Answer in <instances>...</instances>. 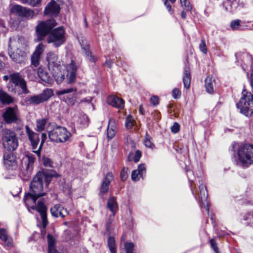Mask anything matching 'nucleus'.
<instances>
[{
    "label": "nucleus",
    "instance_id": "obj_1",
    "mask_svg": "<svg viewBox=\"0 0 253 253\" xmlns=\"http://www.w3.org/2000/svg\"><path fill=\"white\" fill-rule=\"evenodd\" d=\"M43 174L37 173L31 182L30 191L25 194L23 200L28 210H36L41 215L42 226L45 229L48 224L47 219V208L42 201L39 200L37 205L36 202L38 198L43 196L46 193L43 191V183L42 182Z\"/></svg>",
    "mask_w": 253,
    "mask_h": 253
},
{
    "label": "nucleus",
    "instance_id": "obj_2",
    "mask_svg": "<svg viewBox=\"0 0 253 253\" xmlns=\"http://www.w3.org/2000/svg\"><path fill=\"white\" fill-rule=\"evenodd\" d=\"M185 171L189 181L190 185L193 194L195 195V197L198 201L201 208L202 209L203 207L205 208L209 213V202L207 199L208 192L206 186L203 184H200L199 187V192L198 194H196L194 189L195 188V184L194 181V175L193 173L191 170H188L187 169H186Z\"/></svg>",
    "mask_w": 253,
    "mask_h": 253
},
{
    "label": "nucleus",
    "instance_id": "obj_3",
    "mask_svg": "<svg viewBox=\"0 0 253 253\" xmlns=\"http://www.w3.org/2000/svg\"><path fill=\"white\" fill-rule=\"evenodd\" d=\"M238 157L242 166L249 167L253 164V145L245 144L238 148Z\"/></svg>",
    "mask_w": 253,
    "mask_h": 253
},
{
    "label": "nucleus",
    "instance_id": "obj_4",
    "mask_svg": "<svg viewBox=\"0 0 253 253\" xmlns=\"http://www.w3.org/2000/svg\"><path fill=\"white\" fill-rule=\"evenodd\" d=\"M57 25L55 20L53 19H48L43 21L39 22L36 27V33L37 42L42 41L44 38L51 32L52 29Z\"/></svg>",
    "mask_w": 253,
    "mask_h": 253
},
{
    "label": "nucleus",
    "instance_id": "obj_5",
    "mask_svg": "<svg viewBox=\"0 0 253 253\" xmlns=\"http://www.w3.org/2000/svg\"><path fill=\"white\" fill-rule=\"evenodd\" d=\"M2 145L9 152L15 151L18 147V139L16 133L10 129H5L2 134Z\"/></svg>",
    "mask_w": 253,
    "mask_h": 253
},
{
    "label": "nucleus",
    "instance_id": "obj_6",
    "mask_svg": "<svg viewBox=\"0 0 253 253\" xmlns=\"http://www.w3.org/2000/svg\"><path fill=\"white\" fill-rule=\"evenodd\" d=\"M243 96L239 102L236 104L237 107L240 110V112L246 116L253 115V95L251 92H243Z\"/></svg>",
    "mask_w": 253,
    "mask_h": 253
},
{
    "label": "nucleus",
    "instance_id": "obj_7",
    "mask_svg": "<svg viewBox=\"0 0 253 253\" xmlns=\"http://www.w3.org/2000/svg\"><path fill=\"white\" fill-rule=\"evenodd\" d=\"M48 134L51 141L57 143L65 142L71 136V133L66 128L58 126L49 131Z\"/></svg>",
    "mask_w": 253,
    "mask_h": 253
},
{
    "label": "nucleus",
    "instance_id": "obj_8",
    "mask_svg": "<svg viewBox=\"0 0 253 253\" xmlns=\"http://www.w3.org/2000/svg\"><path fill=\"white\" fill-rule=\"evenodd\" d=\"M65 41V31L63 26L59 27L52 30L47 38V42L53 43V45L55 47L60 46Z\"/></svg>",
    "mask_w": 253,
    "mask_h": 253
},
{
    "label": "nucleus",
    "instance_id": "obj_9",
    "mask_svg": "<svg viewBox=\"0 0 253 253\" xmlns=\"http://www.w3.org/2000/svg\"><path fill=\"white\" fill-rule=\"evenodd\" d=\"M53 95L52 90L46 88L39 94L27 97L26 101L30 104L38 105L47 101Z\"/></svg>",
    "mask_w": 253,
    "mask_h": 253
},
{
    "label": "nucleus",
    "instance_id": "obj_10",
    "mask_svg": "<svg viewBox=\"0 0 253 253\" xmlns=\"http://www.w3.org/2000/svg\"><path fill=\"white\" fill-rule=\"evenodd\" d=\"M2 117L3 120L7 124H18L21 122L17 107H7L2 114Z\"/></svg>",
    "mask_w": 253,
    "mask_h": 253
},
{
    "label": "nucleus",
    "instance_id": "obj_11",
    "mask_svg": "<svg viewBox=\"0 0 253 253\" xmlns=\"http://www.w3.org/2000/svg\"><path fill=\"white\" fill-rule=\"evenodd\" d=\"M10 83H12L15 86L20 87L23 93L28 94L30 91L27 87V84L25 80L19 73H14L9 75Z\"/></svg>",
    "mask_w": 253,
    "mask_h": 253
},
{
    "label": "nucleus",
    "instance_id": "obj_12",
    "mask_svg": "<svg viewBox=\"0 0 253 253\" xmlns=\"http://www.w3.org/2000/svg\"><path fill=\"white\" fill-rule=\"evenodd\" d=\"M25 129L28 139L30 142V146L33 149V152L34 153V151H37L38 149V146L40 144L39 134L34 131L28 126H26Z\"/></svg>",
    "mask_w": 253,
    "mask_h": 253
},
{
    "label": "nucleus",
    "instance_id": "obj_13",
    "mask_svg": "<svg viewBox=\"0 0 253 253\" xmlns=\"http://www.w3.org/2000/svg\"><path fill=\"white\" fill-rule=\"evenodd\" d=\"M11 11L18 16L27 19H32L35 15L34 10L20 5H14L11 9Z\"/></svg>",
    "mask_w": 253,
    "mask_h": 253
},
{
    "label": "nucleus",
    "instance_id": "obj_14",
    "mask_svg": "<svg viewBox=\"0 0 253 253\" xmlns=\"http://www.w3.org/2000/svg\"><path fill=\"white\" fill-rule=\"evenodd\" d=\"M60 10L59 4L55 0H52L45 6L43 13L45 15L56 17L58 15Z\"/></svg>",
    "mask_w": 253,
    "mask_h": 253
},
{
    "label": "nucleus",
    "instance_id": "obj_15",
    "mask_svg": "<svg viewBox=\"0 0 253 253\" xmlns=\"http://www.w3.org/2000/svg\"><path fill=\"white\" fill-rule=\"evenodd\" d=\"M44 45L42 43H39L31 56V65L35 68L38 67L40 64L41 56L44 51Z\"/></svg>",
    "mask_w": 253,
    "mask_h": 253
},
{
    "label": "nucleus",
    "instance_id": "obj_16",
    "mask_svg": "<svg viewBox=\"0 0 253 253\" xmlns=\"http://www.w3.org/2000/svg\"><path fill=\"white\" fill-rule=\"evenodd\" d=\"M46 60L48 62V67L49 69L54 70L60 67V62L58 59V55L54 52L51 51L47 53Z\"/></svg>",
    "mask_w": 253,
    "mask_h": 253
},
{
    "label": "nucleus",
    "instance_id": "obj_17",
    "mask_svg": "<svg viewBox=\"0 0 253 253\" xmlns=\"http://www.w3.org/2000/svg\"><path fill=\"white\" fill-rule=\"evenodd\" d=\"M113 174L112 172H110L107 173L101 182L99 195H103L108 192L110 184L113 180Z\"/></svg>",
    "mask_w": 253,
    "mask_h": 253
},
{
    "label": "nucleus",
    "instance_id": "obj_18",
    "mask_svg": "<svg viewBox=\"0 0 253 253\" xmlns=\"http://www.w3.org/2000/svg\"><path fill=\"white\" fill-rule=\"evenodd\" d=\"M50 212L53 216L55 217H61L64 218L69 214V211L59 204L55 205L50 209Z\"/></svg>",
    "mask_w": 253,
    "mask_h": 253
},
{
    "label": "nucleus",
    "instance_id": "obj_19",
    "mask_svg": "<svg viewBox=\"0 0 253 253\" xmlns=\"http://www.w3.org/2000/svg\"><path fill=\"white\" fill-rule=\"evenodd\" d=\"M107 102L109 105L118 109H123L124 107V100L116 95H112L107 97Z\"/></svg>",
    "mask_w": 253,
    "mask_h": 253
},
{
    "label": "nucleus",
    "instance_id": "obj_20",
    "mask_svg": "<svg viewBox=\"0 0 253 253\" xmlns=\"http://www.w3.org/2000/svg\"><path fill=\"white\" fill-rule=\"evenodd\" d=\"M117 131V126L115 121L113 118H110L109 121L107 128V138L108 140L113 139Z\"/></svg>",
    "mask_w": 253,
    "mask_h": 253
},
{
    "label": "nucleus",
    "instance_id": "obj_21",
    "mask_svg": "<svg viewBox=\"0 0 253 253\" xmlns=\"http://www.w3.org/2000/svg\"><path fill=\"white\" fill-rule=\"evenodd\" d=\"M3 163L7 169H13L17 167L15 157L12 154L4 155Z\"/></svg>",
    "mask_w": 253,
    "mask_h": 253
},
{
    "label": "nucleus",
    "instance_id": "obj_22",
    "mask_svg": "<svg viewBox=\"0 0 253 253\" xmlns=\"http://www.w3.org/2000/svg\"><path fill=\"white\" fill-rule=\"evenodd\" d=\"M67 70L68 72V83L72 84L76 80L77 67L75 62L72 60L71 63L67 66Z\"/></svg>",
    "mask_w": 253,
    "mask_h": 253
},
{
    "label": "nucleus",
    "instance_id": "obj_23",
    "mask_svg": "<svg viewBox=\"0 0 253 253\" xmlns=\"http://www.w3.org/2000/svg\"><path fill=\"white\" fill-rule=\"evenodd\" d=\"M242 67L245 71L248 67H252L253 64V59L251 55L248 53H244L241 55Z\"/></svg>",
    "mask_w": 253,
    "mask_h": 253
},
{
    "label": "nucleus",
    "instance_id": "obj_24",
    "mask_svg": "<svg viewBox=\"0 0 253 253\" xmlns=\"http://www.w3.org/2000/svg\"><path fill=\"white\" fill-rule=\"evenodd\" d=\"M38 75L41 80L45 83L51 84L52 82V78L43 68L42 67L38 68Z\"/></svg>",
    "mask_w": 253,
    "mask_h": 253
},
{
    "label": "nucleus",
    "instance_id": "obj_25",
    "mask_svg": "<svg viewBox=\"0 0 253 253\" xmlns=\"http://www.w3.org/2000/svg\"><path fill=\"white\" fill-rule=\"evenodd\" d=\"M8 52L10 57L13 61L18 63H20L24 61L25 57V55L24 52H22L21 54H20L17 52H13L10 45H9Z\"/></svg>",
    "mask_w": 253,
    "mask_h": 253
},
{
    "label": "nucleus",
    "instance_id": "obj_26",
    "mask_svg": "<svg viewBox=\"0 0 253 253\" xmlns=\"http://www.w3.org/2000/svg\"><path fill=\"white\" fill-rule=\"evenodd\" d=\"M14 101V98L7 92L0 89V101L4 105H9Z\"/></svg>",
    "mask_w": 253,
    "mask_h": 253
},
{
    "label": "nucleus",
    "instance_id": "obj_27",
    "mask_svg": "<svg viewBox=\"0 0 253 253\" xmlns=\"http://www.w3.org/2000/svg\"><path fill=\"white\" fill-rule=\"evenodd\" d=\"M183 82L184 87L189 88L191 83V75L190 68L187 66L184 68Z\"/></svg>",
    "mask_w": 253,
    "mask_h": 253
},
{
    "label": "nucleus",
    "instance_id": "obj_28",
    "mask_svg": "<svg viewBox=\"0 0 253 253\" xmlns=\"http://www.w3.org/2000/svg\"><path fill=\"white\" fill-rule=\"evenodd\" d=\"M81 45L82 49L84 50V54L87 59L92 62H95L96 61V58L93 55H92L90 51L89 45L87 43H84V42H83Z\"/></svg>",
    "mask_w": 253,
    "mask_h": 253
},
{
    "label": "nucleus",
    "instance_id": "obj_29",
    "mask_svg": "<svg viewBox=\"0 0 253 253\" xmlns=\"http://www.w3.org/2000/svg\"><path fill=\"white\" fill-rule=\"evenodd\" d=\"M205 82L206 91L209 93H213L215 85L214 80L211 77H208L206 78Z\"/></svg>",
    "mask_w": 253,
    "mask_h": 253
},
{
    "label": "nucleus",
    "instance_id": "obj_30",
    "mask_svg": "<svg viewBox=\"0 0 253 253\" xmlns=\"http://www.w3.org/2000/svg\"><path fill=\"white\" fill-rule=\"evenodd\" d=\"M107 208L113 213V215H114L118 208L116 198L115 197L109 198L107 202Z\"/></svg>",
    "mask_w": 253,
    "mask_h": 253
},
{
    "label": "nucleus",
    "instance_id": "obj_31",
    "mask_svg": "<svg viewBox=\"0 0 253 253\" xmlns=\"http://www.w3.org/2000/svg\"><path fill=\"white\" fill-rule=\"evenodd\" d=\"M0 239L4 243H6L8 246L11 245V242L8 238L7 231L3 228H0Z\"/></svg>",
    "mask_w": 253,
    "mask_h": 253
},
{
    "label": "nucleus",
    "instance_id": "obj_32",
    "mask_svg": "<svg viewBox=\"0 0 253 253\" xmlns=\"http://www.w3.org/2000/svg\"><path fill=\"white\" fill-rule=\"evenodd\" d=\"M108 246L111 253H116V245L114 237H109L108 239Z\"/></svg>",
    "mask_w": 253,
    "mask_h": 253
},
{
    "label": "nucleus",
    "instance_id": "obj_33",
    "mask_svg": "<svg viewBox=\"0 0 253 253\" xmlns=\"http://www.w3.org/2000/svg\"><path fill=\"white\" fill-rule=\"evenodd\" d=\"M46 138V134L45 133H42L41 135V140L40 141V144L39 146L38 149L37 150V151H34V153H35L39 157H40L41 156L42 149Z\"/></svg>",
    "mask_w": 253,
    "mask_h": 253
},
{
    "label": "nucleus",
    "instance_id": "obj_34",
    "mask_svg": "<svg viewBox=\"0 0 253 253\" xmlns=\"http://www.w3.org/2000/svg\"><path fill=\"white\" fill-rule=\"evenodd\" d=\"M36 124V130L39 132H41L44 129L45 126L46 124V119H42L38 120Z\"/></svg>",
    "mask_w": 253,
    "mask_h": 253
},
{
    "label": "nucleus",
    "instance_id": "obj_35",
    "mask_svg": "<svg viewBox=\"0 0 253 253\" xmlns=\"http://www.w3.org/2000/svg\"><path fill=\"white\" fill-rule=\"evenodd\" d=\"M78 121L80 124L85 127L88 125L89 119L86 115L84 114H81L79 117Z\"/></svg>",
    "mask_w": 253,
    "mask_h": 253
},
{
    "label": "nucleus",
    "instance_id": "obj_36",
    "mask_svg": "<svg viewBox=\"0 0 253 253\" xmlns=\"http://www.w3.org/2000/svg\"><path fill=\"white\" fill-rule=\"evenodd\" d=\"M225 8L227 11H233L236 7L237 3L236 2H231L227 0L223 3Z\"/></svg>",
    "mask_w": 253,
    "mask_h": 253
},
{
    "label": "nucleus",
    "instance_id": "obj_37",
    "mask_svg": "<svg viewBox=\"0 0 253 253\" xmlns=\"http://www.w3.org/2000/svg\"><path fill=\"white\" fill-rule=\"evenodd\" d=\"M38 173H41V174H43V176H42V182L43 183L44 180L46 185L48 186L51 180L52 175L47 173V172L45 171H39Z\"/></svg>",
    "mask_w": 253,
    "mask_h": 253
},
{
    "label": "nucleus",
    "instance_id": "obj_38",
    "mask_svg": "<svg viewBox=\"0 0 253 253\" xmlns=\"http://www.w3.org/2000/svg\"><path fill=\"white\" fill-rule=\"evenodd\" d=\"M26 158L28 162L27 168L29 169L35 162V158L33 155L31 153H28L26 155Z\"/></svg>",
    "mask_w": 253,
    "mask_h": 253
},
{
    "label": "nucleus",
    "instance_id": "obj_39",
    "mask_svg": "<svg viewBox=\"0 0 253 253\" xmlns=\"http://www.w3.org/2000/svg\"><path fill=\"white\" fill-rule=\"evenodd\" d=\"M23 4H27L32 6H35L40 3L41 0H20Z\"/></svg>",
    "mask_w": 253,
    "mask_h": 253
},
{
    "label": "nucleus",
    "instance_id": "obj_40",
    "mask_svg": "<svg viewBox=\"0 0 253 253\" xmlns=\"http://www.w3.org/2000/svg\"><path fill=\"white\" fill-rule=\"evenodd\" d=\"M144 144L146 147L151 149H153L155 147L154 144L151 141L150 137L147 134L146 135L145 139H144Z\"/></svg>",
    "mask_w": 253,
    "mask_h": 253
},
{
    "label": "nucleus",
    "instance_id": "obj_41",
    "mask_svg": "<svg viewBox=\"0 0 253 253\" xmlns=\"http://www.w3.org/2000/svg\"><path fill=\"white\" fill-rule=\"evenodd\" d=\"M134 244L131 242L125 243V249L126 253H133Z\"/></svg>",
    "mask_w": 253,
    "mask_h": 253
},
{
    "label": "nucleus",
    "instance_id": "obj_42",
    "mask_svg": "<svg viewBox=\"0 0 253 253\" xmlns=\"http://www.w3.org/2000/svg\"><path fill=\"white\" fill-rule=\"evenodd\" d=\"M241 20L239 19L233 20L231 22L230 26L233 30L240 29Z\"/></svg>",
    "mask_w": 253,
    "mask_h": 253
},
{
    "label": "nucleus",
    "instance_id": "obj_43",
    "mask_svg": "<svg viewBox=\"0 0 253 253\" xmlns=\"http://www.w3.org/2000/svg\"><path fill=\"white\" fill-rule=\"evenodd\" d=\"M126 126L127 129H131L134 125L133 120L131 116H128L126 120Z\"/></svg>",
    "mask_w": 253,
    "mask_h": 253
},
{
    "label": "nucleus",
    "instance_id": "obj_44",
    "mask_svg": "<svg viewBox=\"0 0 253 253\" xmlns=\"http://www.w3.org/2000/svg\"><path fill=\"white\" fill-rule=\"evenodd\" d=\"M138 170V174H140V176L143 178V175L146 172V168L144 164H140L138 165L137 169H135Z\"/></svg>",
    "mask_w": 253,
    "mask_h": 253
},
{
    "label": "nucleus",
    "instance_id": "obj_45",
    "mask_svg": "<svg viewBox=\"0 0 253 253\" xmlns=\"http://www.w3.org/2000/svg\"><path fill=\"white\" fill-rule=\"evenodd\" d=\"M121 179L123 181H126L128 177L127 169L123 168L120 173Z\"/></svg>",
    "mask_w": 253,
    "mask_h": 253
},
{
    "label": "nucleus",
    "instance_id": "obj_46",
    "mask_svg": "<svg viewBox=\"0 0 253 253\" xmlns=\"http://www.w3.org/2000/svg\"><path fill=\"white\" fill-rule=\"evenodd\" d=\"M199 48L201 51L203 53L206 54L207 53V48L205 41L204 39L201 40V43L199 45Z\"/></svg>",
    "mask_w": 253,
    "mask_h": 253
},
{
    "label": "nucleus",
    "instance_id": "obj_47",
    "mask_svg": "<svg viewBox=\"0 0 253 253\" xmlns=\"http://www.w3.org/2000/svg\"><path fill=\"white\" fill-rule=\"evenodd\" d=\"M211 248L213 250L215 253H219L217 245L214 239H211L210 240Z\"/></svg>",
    "mask_w": 253,
    "mask_h": 253
},
{
    "label": "nucleus",
    "instance_id": "obj_48",
    "mask_svg": "<svg viewBox=\"0 0 253 253\" xmlns=\"http://www.w3.org/2000/svg\"><path fill=\"white\" fill-rule=\"evenodd\" d=\"M43 165L46 167H52V162L51 160L47 157H43L42 158Z\"/></svg>",
    "mask_w": 253,
    "mask_h": 253
},
{
    "label": "nucleus",
    "instance_id": "obj_49",
    "mask_svg": "<svg viewBox=\"0 0 253 253\" xmlns=\"http://www.w3.org/2000/svg\"><path fill=\"white\" fill-rule=\"evenodd\" d=\"M180 129V126L178 123L175 122L173 123V125L171 126L170 129L172 133H177Z\"/></svg>",
    "mask_w": 253,
    "mask_h": 253
},
{
    "label": "nucleus",
    "instance_id": "obj_50",
    "mask_svg": "<svg viewBox=\"0 0 253 253\" xmlns=\"http://www.w3.org/2000/svg\"><path fill=\"white\" fill-rule=\"evenodd\" d=\"M181 4L182 6H184L185 7V10L187 11H191L192 8V6L190 3L189 1L187 0L185 2L183 1L181 2Z\"/></svg>",
    "mask_w": 253,
    "mask_h": 253
},
{
    "label": "nucleus",
    "instance_id": "obj_51",
    "mask_svg": "<svg viewBox=\"0 0 253 253\" xmlns=\"http://www.w3.org/2000/svg\"><path fill=\"white\" fill-rule=\"evenodd\" d=\"M76 89L75 88H70L67 89H64L62 90L59 91L58 92V95L64 94L66 93H69L73 91H76Z\"/></svg>",
    "mask_w": 253,
    "mask_h": 253
},
{
    "label": "nucleus",
    "instance_id": "obj_52",
    "mask_svg": "<svg viewBox=\"0 0 253 253\" xmlns=\"http://www.w3.org/2000/svg\"><path fill=\"white\" fill-rule=\"evenodd\" d=\"M140 174H138V170H134L131 173V179L133 181H137L139 179Z\"/></svg>",
    "mask_w": 253,
    "mask_h": 253
},
{
    "label": "nucleus",
    "instance_id": "obj_53",
    "mask_svg": "<svg viewBox=\"0 0 253 253\" xmlns=\"http://www.w3.org/2000/svg\"><path fill=\"white\" fill-rule=\"evenodd\" d=\"M150 101L153 105L156 106L159 104V98L157 96L154 95L151 97Z\"/></svg>",
    "mask_w": 253,
    "mask_h": 253
},
{
    "label": "nucleus",
    "instance_id": "obj_54",
    "mask_svg": "<svg viewBox=\"0 0 253 253\" xmlns=\"http://www.w3.org/2000/svg\"><path fill=\"white\" fill-rule=\"evenodd\" d=\"M172 96L174 99L179 98L180 97L181 92L177 88H174L172 91Z\"/></svg>",
    "mask_w": 253,
    "mask_h": 253
},
{
    "label": "nucleus",
    "instance_id": "obj_55",
    "mask_svg": "<svg viewBox=\"0 0 253 253\" xmlns=\"http://www.w3.org/2000/svg\"><path fill=\"white\" fill-rule=\"evenodd\" d=\"M141 155V151L139 150H136L134 157V162L136 163H137L139 161Z\"/></svg>",
    "mask_w": 253,
    "mask_h": 253
},
{
    "label": "nucleus",
    "instance_id": "obj_56",
    "mask_svg": "<svg viewBox=\"0 0 253 253\" xmlns=\"http://www.w3.org/2000/svg\"><path fill=\"white\" fill-rule=\"evenodd\" d=\"M34 66H32V65L28 67L26 69V72L28 74V75H35L36 73V69L34 68Z\"/></svg>",
    "mask_w": 253,
    "mask_h": 253
},
{
    "label": "nucleus",
    "instance_id": "obj_57",
    "mask_svg": "<svg viewBox=\"0 0 253 253\" xmlns=\"http://www.w3.org/2000/svg\"><path fill=\"white\" fill-rule=\"evenodd\" d=\"M53 76L57 84L61 83L64 80L65 77L64 75H62V74H60V75L58 76L54 75V74Z\"/></svg>",
    "mask_w": 253,
    "mask_h": 253
},
{
    "label": "nucleus",
    "instance_id": "obj_58",
    "mask_svg": "<svg viewBox=\"0 0 253 253\" xmlns=\"http://www.w3.org/2000/svg\"><path fill=\"white\" fill-rule=\"evenodd\" d=\"M5 129H7L6 128L5 124L2 122H0V133H2V134L3 133V131Z\"/></svg>",
    "mask_w": 253,
    "mask_h": 253
},
{
    "label": "nucleus",
    "instance_id": "obj_59",
    "mask_svg": "<svg viewBox=\"0 0 253 253\" xmlns=\"http://www.w3.org/2000/svg\"><path fill=\"white\" fill-rule=\"evenodd\" d=\"M163 1H164V4L166 6L168 10L170 11L171 10V7L170 4L168 2V0H163Z\"/></svg>",
    "mask_w": 253,
    "mask_h": 253
},
{
    "label": "nucleus",
    "instance_id": "obj_60",
    "mask_svg": "<svg viewBox=\"0 0 253 253\" xmlns=\"http://www.w3.org/2000/svg\"><path fill=\"white\" fill-rule=\"evenodd\" d=\"M139 112H140V113H141L142 115H144L145 114V111L143 109V106L142 105H141L139 106Z\"/></svg>",
    "mask_w": 253,
    "mask_h": 253
},
{
    "label": "nucleus",
    "instance_id": "obj_61",
    "mask_svg": "<svg viewBox=\"0 0 253 253\" xmlns=\"http://www.w3.org/2000/svg\"><path fill=\"white\" fill-rule=\"evenodd\" d=\"M105 65L109 68H111V66H112V62L110 60H107L105 63Z\"/></svg>",
    "mask_w": 253,
    "mask_h": 253
},
{
    "label": "nucleus",
    "instance_id": "obj_62",
    "mask_svg": "<svg viewBox=\"0 0 253 253\" xmlns=\"http://www.w3.org/2000/svg\"><path fill=\"white\" fill-rule=\"evenodd\" d=\"M181 16L183 19H185L186 17V13L184 11H182L181 12Z\"/></svg>",
    "mask_w": 253,
    "mask_h": 253
},
{
    "label": "nucleus",
    "instance_id": "obj_63",
    "mask_svg": "<svg viewBox=\"0 0 253 253\" xmlns=\"http://www.w3.org/2000/svg\"><path fill=\"white\" fill-rule=\"evenodd\" d=\"M4 65V63L0 59V70L3 68Z\"/></svg>",
    "mask_w": 253,
    "mask_h": 253
},
{
    "label": "nucleus",
    "instance_id": "obj_64",
    "mask_svg": "<svg viewBox=\"0 0 253 253\" xmlns=\"http://www.w3.org/2000/svg\"><path fill=\"white\" fill-rule=\"evenodd\" d=\"M238 146V144L234 142L233 144H232V147H233V149L234 150L236 147Z\"/></svg>",
    "mask_w": 253,
    "mask_h": 253
}]
</instances>
